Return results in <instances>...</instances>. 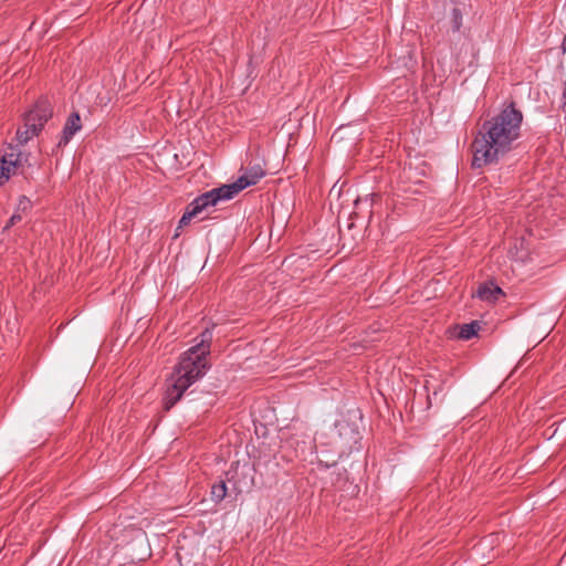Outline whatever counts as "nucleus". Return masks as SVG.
<instances>
[{"mask_svg": "<svg viewBox=\"0 0 566 566\" xmlns=\"http://www.w3.org/2000/svg\"><path fill=\"white\" fill-rule=\"evenodd\" d=\"M13 154L8 157H3L0 165V186L4 184L11 175L17 171V160H13Z\"/></svg>", "mask_w": 566, "mask_h": 566, "instance_id": "obj_8", "label": "nucleus"}, {"mask_svg": "<svg viewBox=\"0 0 566 566\" xmlns=\"http://www.w3.org/2000/svg\"><path fill=\"white\" fill-rule=\"evenodd\" d=\"M523 115L513 106L483 123L472 143V166L481 168L506 154L520 137Z\"/></svg>", "mask_w": 566, "mask_h": 566, "instance_id": "obj_1", "label": "nucleus"}, {"mask_svg": "<svg viewBox=\"0 0 566 566\" xmlns=\"http://www.w3.org/2000/svg\"><path fill=\"white\" fill-rule=\"evenodd\" d=\"M220 200L217 199L213 190L207 191L201 196L197 197L188 207L186 212L182 214L178 229L189 224L192 218L197 217L200 212L210 206H214Z\"/></svg>", "mask_w": 566, "mask_h": 566, "instance_id": "obj_5", "label": "nucleus"}, {"mask_svg": "<svg viewBox=\"0 0 566 566\" xmlns=\"http://www.w3.org/2000/svg\"><path fill=\"white\" fill-rule=\"evenodd\" d=\"M227 495V485L224 481H220L211 489V499L214 502H221Z\"/></svg>", "mask_w": 566, "mask_h": 566, "instance_id": "obj_10", "label": "nucleus"}, {"mask_svg": "<svg viewBox=\"0 0 566 566\" xmlns=\"http://www.w3.org/2000/svg\"><path fill=\"white\" fill-rule=\"evenodd\" d=\"M453 13H454V15L457 17V15H458V13H459V11L455 9V10H453Z\"/></svg>", "mask_w": 566, "mask_h": 566, "instance_id": "obj_14", "label": "nucleus"}, {"mask_svg": "<svg viewBox=\"0 0 566 566\" xmlns=\"http://www.w3.org/2000/svg\"><path fill=\"white\" fill-rule=\"evenodd\" d=\"M21 220V216L18 214V213H14L10 220H9V223L7 226V228L11 227V226H14L17 222H19Z\"/></svg>", "mask_w": 566, "mask_h": 566, "instance_id": "obj_11", "label": "nucleus"}, {"mask_svg": "<svg viewBox=\"0 0 566 566\" xmlns=\"http://www.w3.org/2000/svg\"><path fill=\"white\" fill-rule=\"evenodd\" d=\"M458 334L457 336L461 339H470L473 336L478 334V331L480 329V325L478 322H472L469 324H463L458 327Z\"/></svg>", "mask_w": 566, "mask_h": 566, "instance_id": "obj_9", "label": "nucleus"}, {"mask_svg": "<svg viewBox=\"0 0 566 566\" xmlns=\"http://www.w3.org/2000/svg\"><path fill=\"white\" fill-rule=\"evenodd\" d=\"M80 129H81L80 115L77 113H73L70 115V117L67 118V120L65 123L62 139L60 140L59 145L60 146L62 144L66 145L71 140V138L75 135V133L78 132Z\"/></svg>", "mask_w": 566, "mask_h": 566, "instance_id": "obj_6", "label": "nucleus"}, {"mask_svg": "<svg viewBox=\"0 0 566 566\" xmlns=\"http://www.w3.org/2000/svg\"><path fill=\"white\" fill-rule=\"evenodd\" d=\"M30 205V201L29 199H27L25 197H22L21 200H20V207H22V209H27Z\"/></svg>", "mask_w": 566, "mask_h": 566, "instance_id": "obj_12", "label": "nucleus"}, {"mask_svg": "<svg viewBox=\"0 0 566 566\" xmlns=\"http://www.w3.org/2000/svg\"><path fill=\"white\" fill-rule=\"evenodd\" d=\"M562 48H563V51H566V36L563 40Z\"/></svg>", "mask_w": 566, "mask_h": 566, "instance_id": "obj_13", "label": "nucleus"}, {"mask_svg": "<svg viewBox=\"0 0 566 566\" xmlns=\"http://www.w3.org/2000/svg\"><path fill=\"white\" fill-rule=\"evenodd\" d=\"M51 116V104L46 99H40L25 115L23 125L18 128V142L20 144L28 143L33 136L38 135Z\"/></svg>", "mask_w": 566, "mask_h": 566, "instance_id": "obj_3", "label": "nucleus"}, {"mask_svg": "<svg viewBox=\"0 0 566 566\" xmlns=\"http://www.w3.org/2000/svg\"><path fill=\"white\" fill-rule=\"evenodd\" d=\"M200 342L186 350L170 377L164 399L166 410H169L181 398L182 394L209 369L207 360L210 354L212 333L206 328L200 335Z\"/></svg>", "mask_w": 566, "mask_h": 566, "instance_id": "obj_2", "label": "nucleus"}, {"mask_svg": "<svg viewBox=\"0 0 566 566\" xmlns=\"http://www.w3.org/2000/svg\"><path fill=\"white\" fill-rule=\"evenodd\" d=\"M501 294L502 290L499 286H495L493 283H485L479 286L474 295L482 301L492 303L495 302Z\"/></svg>", "mask_w": 566, "mask_h": 566, "instance_id": "obj_7", "label": "nucleus"}, {"mask_svg": "<svg viewBox=\"0 0 566 566\" xmlns=\"http://www.w3.org/2000/svg\"><path fill=\"white\" fill-rule=\"evenodd\" d=\"M264 176L260 166L249 168L237 181L212 189L217 199L229 200L249 186H253Z\"/></svg>", "mask_w": 566, "mask_h": 566, "instance_id": "obj_4", "label": "nucleus"}]
</instances>
